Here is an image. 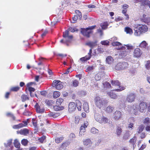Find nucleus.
<instances>
[{"label":"nucleus","mask_w":150,"mask_h":150,"mask_svg":"<svg viewBox=\"0 0 150 150\" xmlns=\"http://www.w3.org/2000/svg\"><path fill=\"white\" fill-rule=\"evenodd\" d=\"M88 125V123L87 122H84V124L81 125L80 127V131L79 132V135L82 136L86 132V128Z\"/></svg>","instance_id":"9b49d317"},{"label":"nucleus","mask_w":150,"mask_h":150,"mask_svg":"<svg viewBox=\"0 0 150 150\" xmlns=\"http://www.w3.org/2000/svg\"><path fill=\"white\" fill-rule=\"evenodd\" d=\"M147 69H149L150 67V61L148 60L147 61L145 65Z\"/></svg>","instance_id":"e2e57ef3"},{"label":"nucleus","mask_w":150,"mask_h":150,"mask_svg":"<svg viewBox=\"0 0 150 150\" xmlns=\"http://www.w3.org/2000/svg\"><path fill=\"white\" fill-rule=\"evenodd\" d=\"M78 17L76 15H74V16L72 18V23H76L77 20L78 19Z\"/></svg>","instance_id":"5fc2aeb1"},{"label":"nucleus","mask_w":150,"mask_h":150,"mask_svg":"<svg viewBox=\"0 0 150 150\" xmlns=\"http://www.w3.org/2000/svg\"><path fill=\"white\" fill-rule=\"evenodd\" d=\"M148 45L147 43L145 41H143L139 45V47L141 48H145Z\"/></svg>","instance_id":"7c9ffc66"},{"label":"nucleus","mask_w":150,"mask_h":150,"mask_svg":"<svg viewBox=\"0 0 150 150\" xmlns=\"http://www.w3.org/2000/svg\"><path fill=\"white\" fill-rule=\"evenodd\" d=\"M75 3L77 4L78 5H81L82 3H84V1L83 0H81L80 1H76L75 2Z\"/></svg>","instance_id":"680f3d73"},{"label":"nucleus","mask_w":150,"mask_h":150,"mask_svg":"<svg viewBox=\"0 0 150 150\" xmlns=\"http://www.w3.org/2000/svg\"><path fill=\"white\" fill-rule=\"evenodd\" d=\"M34 108L37 112L38 113H42L45 111V109L42 105H39L38 103H36L34 105Z\"/></svg>","instance_id":"423d86ee"},{"label":"nucleus","mask_w":150,"mask_h":150,"mask_svg":"<svg viewBox=\"0 0 150 150\" xmlns=\"http://www.w3.org/2000/svg\"><path fill=\"white\" fill-rule=\"evenodd\" d=\"M17 134H20L24 136H26L29 133L28 130L26 128L21 129L19 131H17Z\"/></svg>","instance_id":"2eb2a0df"},{"label":"nucleus","mask_w":150,"mask_h":150,"mask_svg":"<svg viewBox=\"0 0 150 150\" xmlns=\"http://www.w3.org/2000/svg\"><path fill=\"white\" fill-rule=\"evenodd\" d=\"M52 86L57 90H60L63 88L62 82L59 80H55L53 82Z\"/></svg>","instance_id":"39448f33"},{"label":"nucleus","mask_w":150,"mask_h":150,"mask_svg":"<svg viewBox=\"0 0 150 150\" xmlns=\"http://www.w3.org/2000/svg\"><path fill=\"white\" fill-rule=\"evenodd\" d=\"M70 142L68 140H66L59 147L60 150L62 149L65 150L67 146H68L70 144Z\"/></svg>","instance_id":"4468645a"},{"label":"nucleus","mask_w":150,"mask_h":150,"mask_svg":"<svg viewBox=\"0 0 150 150\" xmlns=\"http://www.w3.org/2000/svg\"><path fill=\"white\" fill-rule=\"evenodd\" d=\"M119 87V88L115 90V91H116L119 92L121 91L122 90H125V87L124 86H120V85Z\"/></svg>","instance_id":"49530a36"},{"label":"nucleus","mask_w":150,"mask_h":150,"mask_svg":"<svg viewBox=\"0 0 150 150\" xmlns=\"http://www.w3.org/2000/svg\"><path fill=\"white\" fill-rule=\"evenodd\" d=\"M64 101V99L62 98H59L57 99L56 104L58 105H60Z\"/></svg>","instance_id":"4c0bfd02"},{"label":"nucleus","mask_w":150,"mask_h":150,"mask_svg":"<svg viewBox=\"0 0 150 150\" xmlns=\"http://www.w3.org/2000/svg\"><path fill=\"white\" fill-rule=\"evenodd\" d=\"M28 90L30 93L32 92H34L35 91V89L32 87H29L26 88L25 89V91L26 92L27 90Z\"/></svg>","instance_id":"a18cd8bd"},{"label":"nucleus","mask_w":150,"mask_h":150,"mask_svg":"<svg viewBox=\"0 0 150 150\" xmlns=\"http://www.w3.org/2000/svg\"><path fill=\"white\" fill-rule=\"evenodd\" d=\"M127 52L126 51H120L119 54L122 57H124L127 55Z\"/></svg>","instance_id":"09e8293b"},{"label":"nucleus","mask_w":150,"mask_h":150,"mask_svg":"<svg viewBox=\"0 0 150 150\" xmlns=\"http://www.w3.org/2000/svg\"><path fill=\"white\" fill-rule=\"evenodd\" d=\"M138 108V105L135 104H134L130 108V112L135 115H138L139 111Z\"/></svg>","instance_id":"20e7f679"},{"label":"nucleus","mask_w":150,"mask_h":150,"mask_svg":"<svg viewBox=\"0 0 150 150\" xmlns=\"http://www.w3.org/2000/svg\"><path fill=\"white\" fill-rule=\"evenodd\" d=\"M136 96L135 93H130L127 95L126 100L128 102L132 103L134 101Z\"/></svg>","instance_id":"9d476101"},{"label":"nucleus","mask_w":150,"mask_h":150,"mask_svg":"<svg viewBox=\"0 0 150 150\" xmlns=\"http://www.w3.org/2000/svg\"><path fill=\"white\" fill-rule=\"evenodd\" d=\"M103 88L105 90L110 89L111 88L110 84L107 82H106L103 83Z\"/></svg>","instance_id":"aec40b11"},{"label":"nucleus","mask_w":150,"mask_h":150,"mask_svg":"<svg viewBox=\"0 0 150 150\" xmlns=\"http://www.w3.org/2000/svg\"><path fill=\"white\" fill-rule=\"evenodd\" d=\"M46 138L45 136H43L41 137L38 140L41 143H43L45 139Z\"/></svg>","instance_id":"052dcab7"},{"label":"nucleus","mask_w":150,"mask_h":150,"mask_svg":"<svg viewBox=\"0 0 150 150\" xmlns=\"http://www.w3.org/2000/svg\"><path fill=\"white\" fill-rule=\"evenodd\" d=\"M113 109V107L109 106L106 108L105 111L108 113H111L112 112Z\"/></svg>","instance_id":"2f4dec72"},{"label":"nucleus","mask_w":150,"mask_h":150,"mask_svg":"<svg viewBox=\"0 0 150 150\" xmlns=\"http://www.w3.org/2000/svg\"><path fill=\"white\" fill-rule=\"evenodd\" d=\"M63 37L64 38H67L68 40H70L71 42L73 38V36L72 35H69V31L68 30H66L63 33Z\"/></svg>","instance_id":"a211bd4d"},{"label":"nucleus","mask_w":150,"mask_h":150,"mask_svg":"<svg viewBox=\"0 0 150 150\" xmlns=\"http://www.w3.org/2000/svg\"><path fill=\"white\" fill-rule=\"evenodd\" d=\"M109 42L108 40H104L100 42V43L103 45L105 46H108L109 45Z\"/></svg>","instance_id":"37998d69"},{"label":"nucleus","mask_w":150,"mask_h":150,"mask_svg":"<svg viewBox=\"0 0 150 150\" xmlns=\"http://www.w3.org/2000/svg\"><path fill=\"white\" fill-rule=\"evenodd\" d=\"M146 107L147 103L143 101H141L138 105V108L140 112H143L146 109Z\"/></svg>","instance_id":"f8f14e48"},{"label":"nucleus","mask_w":150,"mask_h":150,"mask_svg":"<svg viewBox=\"0 0 150 150\" xmlns=\"http://www.w3.org/2000/svg\"><path fill=\"white\" fill-rule=\"evenodd\" d=\"M122 113L119 110H116L113 113V118L117 121L120 120L122 117Z\"/></svg>","instance_id":"0eeeda50"},{"label":"nucleus","mask_w":150,"mask_h":150,"mask_svg":"<svg viewBox=\"0 0 150 150\" xmlns=\"http://www.w3.org/2000/svg\"><path fill=\"white\" fill-rule=\"evenodd\" d=\"M12 140H9L6 144V147H7L8 146H9L10 147H11V150H12V148L13 147V146H11L12 145Z\"/></svg>","instance_id":"6e6d98bb"},{"label":"nucleus","mask_w":150,"mask_h":150,"mask_svg":"<svg viewBox=\"0 0 150 150\" xmlns=\"http://www.w3.org/2000/svg\"><path fill=\"white\" fill-rule=\"evenodd\" d=\"M136 28L134 29V35L136 36H139L142 33L138 28Z\"/></svg>","instance_id":"a19ab883"},{"label":"nucleus","mask_w":150,"mask_h":150,"mask_svg":"<svg viewBox=\"0 0 150 150\" xmlns=\"http://www.w3.org/2000/svg\"><path fill=\"white\" fill-rule=\"evenodd\" d=\"M128 64L126 62L118 63L116 65L115 68L117 70H124L128 67Z\"/></svg>","instance_id":"7ed1b4c3"},{"label":"nucleus","mask_w":150,"mask_h":150,"mask_svg":"<svg viewBox=\"0 0 150 150\" xmlns=\"http://www.w3.org/2000/svg\"><path fill=\"white\" fill-rule=\"evenodd\" d=\"M97 41L95 42H89L86 43V45L92 48L97 45Z\"/></svg>","instance_id":"6ab92c4d"},{"label":"nucleus","mask_w":150,"mask_h":150,"mask_svg":"<svg viewBox=\"0 0 150 150\" xmlns=\"http://www.w3.org/2000/svg\"><path fill=\"white\" fill-rule=\"evenodd\" d=\"M144 123L147 126L146 127V129L147 131H150V120L149 117L146 118L144 122Z\"/></svg>","instance_id":"dca6fc26"},{"label":"nucleus","mask_w":150,"mask_h":150,"mask_svg":"<svg viewBox=\"0 0 150 150\" xmlns=\"http://www.w3.org/2000/svg\"><path fill=\"white\" fill-rule=\"evenodd\" d=\"M129 142L131 143L134 145L135 144L136 140L132 138L130 140Z\"/></svg>","instance_id":"338daca9"},{"label":"nucleus","mask_w":150,"mask_h":150,"mask_svg":"<svg viewBox=\"0 0 150 150\" xmlns=\"http://www.w3.org/2000/svg\"><path fill=\"white\" fill-rule=\"evenodd\" d=\"M20 89V87L19 86H15L12 87L10 89V91L11 92H17Z\"/></svg>","instance_id":"cd10ccee"},{"label":"nucleus","mask_w":150,"mask_h":150,"mask_svg":"<svg viewBox=\"0 0 150 150\" xmlns=\"http://www.w3.org/2000/svg\"><path fill=\"white\" fill-rule=\"evenodd\" d=\"M14 145L15 147L16 148H20V144L19 142L17 140L15 139L14 140Z\"/></svg>","instance_id":"ea45409f"},{"label":"nucleus","mask_w":150,"mask_h":150,"mask_svg":"<svg viewBox=\"0 0 150 150\" xmlns=\"http://www.w3.org/2000/svg\"><path fill=\"white\" fill-rule=\"evenodd\" d=\"M144 127L143 126H140L138 128V132L140 133L142 132L143 130Z\"/></svg>","instance_id":"0e129e2a"},{"label":"nucleus","mask_w":150,"mask_h":150,"mask_svg":"<svg viewBox=\"0 0 150 150\" xmlns=\"http://www.w3.org/2000/svg\"><path fill=\"white\" fill-rule=\"evenodd\" d=\"M69 138L71 139H73L76 137V136L74 133H71L69 135Z\"/></svg>","instance_id":"774afa93"},{"label":"nucleus","mask_w":150,"mask_h":150,"mask_svg":"<svg viewBox=\"0 0 150 150\" xmlns=\"http://www.w3.org/2000/svg\"><path fill=\"white\" fill-rule=\"evenodd\" d=\"M94 69V67L92 66H89L86 69V71L88 72Z\"/></svg>","instance_id":"603ef678"},{"label":"nucleus","mask_w":150,"mask_h":150,"mask_svg":"<svg viewBox=\"0 0 150 150\" xmlns=\"http://www.w3.org/2000/svg\"><path fill=\"white\" fill-rule=\"evenodd\" d=\"M76 109V103L74 102H70L68 105V110L70 112L74 111Z\"/></svg>","instance_id":"ddd939ff"},{"label":"nucleus","mask_w":150,"mask_h":150,"mask_svg":"<svg viewBox=\"0 0 150 150\" xmlns=\"http://www.w3.org/2000/svg\"><path fill=\"white\" fill-rule=\"evenodd\" d=\"M114 59L111 56L108 57L106 58V61L109 64H111L113 62Z\"/></svg>","instance_id":"c85d7f7f"},{"label":"nucleus","mask_w":150,"mask_h":150,"mask_svg":"<svg viewBox=\"0 0 150 150\" xmlns=\"http://www.w3.org/2000/svg\"><path fill=\"white\" fill-rule=\"evenodd\" d=\"M60 95V93L58 91H54L53 93V97L54 98H56L59 97Z\"/></svg>","instance_id":"72a5a7b5"},{"label":"nucleus","mask_w":150,"mask_h":150,"mask_svg":"<svg viewBox=\"0 0 150 150\" xmlns=\"http://www.w3.org/2000/svg\"><path fill=\"white\" fill-rule=\"evenodd\" d=\"M112 45L113 46H119L122 45L121 43L118 42H115L112 43Z\"/></svg>","instance_id":"bf43d9fd"},{"label":"nucleus","mask_w":150,"mask_h":150,"mask_svg":"<svg viewBox=\"0 0 150 150\" xmlns=\"http://www.w3.org/2000/svg\"><path fill=\"white\" fill-rule=\"evenodd\" d=\"M98 130L94 127L92 128L91 129V132L93 134H95L98 132Z\"/></svg>","instance_id":"864d4df0"},{"label":"nucleus","mask_w":150,"mask_h":150,"mask_svg":"<svg viewBox=\"0 0 150 150\" xmlns=\"http://www.w3.org/2000/svg\"><path fill=\"white\" fill-rule=\"evenodd\" d=\"M108 118L103 115L101 121H100V123L106 124L108 122Z\"/></svg>","instance_id":"f704fd0d"},{"label":"nucleus","mask_w":150,"mask_h":150,"mask_svg":"<svg viewBox=\"0 0 150 150\" xmlns=\"http://www.w3.org/2000/svg\"><path fill=\"white\" fill-rule=\"evenodd\" d=\"M108 24L107 22H104L100 25L102 28L103 29H105L108 28Z\"/></svg>","instance_id":"e433bc0d"},{"label":"nucleus","mask_w":150,"mask_h":150,"mask_svg":"<svg viewBox=\"0 0 150 150\" xmlns=\"http://www.w3.org/2000/svg\"><path fill=\"white\" fill-rule=\"evenodd\" d=\"M83 144L86 146L90 145L91 144V141L89 139H86L83 142Z\"/></svg>","instance_id":"79ce46f5"},{"label":"nucleus","mask_w":150,"mask_h":150,"mask_svg":"<svg viewBox=\"0 0 150 150\" xmlns=\"http://www.w3.org/2000/svg\"><path fill=\"white\" fill-rule=\"evenodd\" d=\"M111 83L112 85L117 86L120 85V83L118 80H112Z\"/></svg>","instance_id":"bb28decb"},{"label":"nucleus","mask_w":150,"mask_h":150,"mask_svg":"<svg viewBox=\"0 0 150 150\" xmlns=\"http://www.w3.org/2000/svg\"><path fill=\"white\" fill-rule=\"evenodd\" d=\"M75 12L76 14L77 15L78 17L80 19L82 17L81 13L79 10H76L75 11Z\"/></svg>","instance_id":"c03bdc74"},{"label":"nucleus","mask_w":150,"mask_h":150,"mask_svg":"<svg viewBox=\"0 0 150 150\" xmlns=\"http://www.w3.org/2000/svg\"><path fill=\"white\" fill-rule=\"evenodd\" d=\"M125 31L126 32L127 34H128L130 35H132L133 33L132 29L129 27H125Z\"/></svg>","instance_id":"412c9836"},{"label":"nucleus","mask_w":150,"mask_h":150,"mask_svg":"<svg viewBox=\"0 0 150 150\" xmlns=\"http://www.w3.org/2000/svg\"><path fill=\"white\" fill-rule=\"evenodd\" d=\"M76 107L79 111H81V102L78 100H76Z\"/></svg>","instance_id":"4be33fe9"},{"label":"nucleus","mask_w":150,"mask_h":150,"mask_svg":"<svg viewBox=\"0 0 150 150\" xmlns=\"http://www.w3.org/2000/svg\"><path fill=\"white\" fill-rule=\"evenodd\" d=\"M96 25L88 27L86 28H81V33L84 37L87 38L90 37V35L93 34V30L95 28Z\"/></svg>","instance_id":"f03ea898"},{"label":"nucleus","mask_w":150,"mask_h":150,"mask_svg":"<svg viewBox=\"0 0 150 150\" xmlns=\"http://www.w3.org/2000/svg\"><path fill=\"white\" fill-rule=\"evenodd\" d=\"M141 6H145L147 5L149 6H150V1L148 0H144L142 1Z\"/></svg>","instance_id":"393cba45"},{"label":"nucleus","mask_w":150,"mask_h":150,"mask_svg":"<svg viewBox=\"0 0 150 150\" xmlns=\"http://www.w3.org/2000/svg\"><path fill=\"white\" fill-rule=\"evenodd\" d=\"M12 127L14 129H17L23 127V123H21L18 125H13Z\"/></svg>","instance_id":"58836bf2"},{"label":"nucleus","mask_w":150,"mask_h":150,"mask_svg":"<svg viewBox=\"0 0 150 150\" xmlns=\"http://www.w3.org/2000/svg\"><path fill=\"white\" fill-rule=\"evenodd\" d=\"M6 115L7 117L11 118L13 120H16L15 117L13 113L11 112H7L6 113Z\"/></svg>","instance_id":"b1692460"},{"label":"nucleus","mask_w":150,"mask_h":150,"mask_svg":"<svg viewBox=\"0 0 150 150\" xmlns=\"http://www.w3.org/2000/svg\"><path fill=\"white\" fill-rule=\"evenodd\" d=\"M60 42L61 43L65 44L67 46L69 45L68 43L71 42V41L70 40H67L65 42H64V40L63 39L61 40Z\"/></svg>","instance_id":"3c124183"},{"label":"nucleus","mask_w":150,"mask_h":150,"mask_svg":"<svg viewBox=\"0 0 150 150\" xmlns=\"http://www.w3.org/2000/svg\"><path fill=\"white\" fill-rule=\"evenodd\" d=\"M90 59L89 57L88 58H86L85 57H83L80 58V60L82 62H84L89 60Z\"/></svg>","instance_id":"13d9d810"},{"label":"nucleus","mask_w":150,"mask_h":150,"mask_svg":"<svg viewBox=\"0 0 150 150\" xmlns=\"http://www.w3.org/2000/svg\"><path fill=\"white\" fill-rule=\"evenodd\" d=\"M21 143L23 145L26 146L28 144V141L27 139H23L21 140Z\"/></svg>","instance_id":"de8ad7c7"},{"label":"nucleus","mask_w":150,"mask_h":150,"mask_svg":"<svg viewBox=\"0 0 150 150\" xmlns=\"http://www.w3.org/2000/svg\"><path fill=\"white\" fill-rule=\"evenodd\" d=\"M122 129L121 127H117V129H116V134L118 136H119L121 135L122 132Z\"/></svg>","instance_id":"473e14b6"},{"label":"nucleus","mask_w":150,"mask_h":150,"mask_svg":"<svg viewBox=\"0 0 150 150\" xmlns=\"http://www.w3.org/2000/svg\"><path fill=\"white\" fill-rule=\"evenodd\" d=\"M94 100L96 106L100 109L103 106H106L108 103V101L107 99L98 96H96Z\"/></svg>","instance_id":"f257e3e1"},{"label":"nucleus","mask_w":150,"mask_h":150,"mask_svg":"<svg viewBox=\"0 0 150 150\" xmlns=\"http://www.w3.org/2000/svg\"><path fill=\"white\" fill-rule=\"evenodd\" d=\"M83 108L85 111H87L89 109L88 104L86 103L83 104Z\"/></svg>","instance_id":"8fccbe9b"},{"label":"nucleus","mask_w":150,"mask_h":150,"mask_svg":"<svg viewBox=\"0 0 150 150\" xmlns=\"http://www.w3.org/2000/svg\"><path fill=\"white\" fill-rule=\"evenodd\" d=\"M21 98L23 102H24L26 100H29L28 96L27 95L25 94H23L21 96Z\"/></svg>","instance_id":"a878e982"},{"label":"nucleus","mask_w":150,"mask_h":150,"mask_svg":"<svg viewBox=\"0 0 150 150\" xmlns=\"http://www.w3.org/2000/svg\"><path fill=\"white\" fill-rule=\"evenodd\" d=\"M64 137H58L55 139V142L57 143H59L61 142L63 140Z\"/></svg>","instance_id":"c9c22d12"},{"label":"nucleus","mask_w":150,"mask_h":150,"mask_svg":"<svg viewBox=\"0 0 150 150\" xmlns=\"http://www.w3.org/2000/svg\"><path fill=\"white\" fill-rule=\"evenodd\" d=\"M103 115L99 113H96L94 115V118L97 121L100 123V121H101Z\"/></svg>","instance_id":"f3484780"},{"label":"nucleus","mask_w":150,"mask_h":150,"mask_svg":"<svg viewBox=\"0 0 150 150\" xmlns=\"http://www.w3.org/2000/svg\"><path fill=\"white\" fill-rule=\"evenodd\" d=\"M108 96L111 98L116 99L117 98V96L114 93L110 92L108 93Z\"/></svg>","instance_id":"5701e85b"},{"label":"nucleus","mask_w":150,"mask_h":150,"mask_svg":"<svg viewBox=\"0 0 150 150\" xmlns=\"http://www.w3.org/2000/svg\"><path fill=\"white\" fill-rule=\"evenodd\" d=\"M79 83L78 81L77 80L75 79L73 82V86L74 87H76L78 86Z\"/></svg>","instance_id":"4d7b16f0"},{"label":"nucleus","mask_w":150,"mask_h":150,"mask_svg":"<svg viewBox=\"0 0 150 150\" xmlns=\"http://www.w3.org/2000/svg\"><path fill=\"white\" fill-rule=\"evenodd\" d=\"M32 122L33 123V125L35 127H36L37 126V122H36L35 120V119L33 118L32 119Z\"/></svg>","instance_id":"69168bd1"},{"label":"nucleus","mask_w":150,"mask_h":150,"mask_svg":"<svg viewBox=\"0 0 150 150\" xmlns=\"http://www.w3.org/2000/svg\"><path fill=\"white\" fill-rule=\"evenodd\" d=\"M64 108V107L62 106H59V105H55L54 107V109L55 110L57 111L59 110H63Z\"/></svg>","instance_id":"c756f323"},{"label":"nucleus","mask_w":150,"mask_h":150,"mask_svg":"<svg viewBox=\"0 0 150 150\" xmlns=\"http://www.w3.org/2000/svg\"><path fill=\"white\" fill-rule=\"evenodd\" d=\"M142 54V52L138 48H135L133 52V56L134 57L139 58L140 57Z\"/></svg>","instance_id":"6e6552de"},{"label":"nucleus","mask_w":150,"mask_h":150,"mask_svg":"<svg viewBox=\"0 0 150 150\" xmlns=\"http://www.w3.org/2000/svg\"><path fill=\"white\" fill-rule=\"evenodd\" d=\"M136 28H138L142 33L146 32L148 29L147 26L145 25L138 24Z\"/></svg>","instance_id":"1a4fd4ad"}]
</instances>
